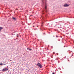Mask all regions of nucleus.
I'll list each match as a JSON object with an SVG mask.
<instances>
[{
    "instance_id": "7ed1b4c3",
    "label": "nucleus",
    "mask_w": 74,
    "mask_h": 74,
    "mask_svg": "<svg viewBox=\"0 0 74 74\" xmlns=\"http://www.w3.org/2000/svg\"><path fill=\"white\" fill-rule=\"evenodd\" d=\"M70 5H69L67 4H64L63 6L64 7H69Z\"/></svg>"
},
{
    "instance_id": "423d86ee",
    "label": "nucleus",
    "mask_w": 74,
    "mask_h": 74,
    "mask_svg": "<svg viewBox=\"0 0 74 74\" xmlns=\"http://www.w3.org/2000/svg\"><path fill=\"white\" fill-rule=\"evenodd\" d=\"M12 18L13 19V20H16V18H14V17H12Z\"/></svg>"
},
{
    "instance_id": "1a4fd4ad",
    "label": "nucleus",
    "mask_w": 74,
    "mask_h": 74,
    "mask_svg": "<svg viewBox=\"0 0 74 74\" xmlns=\"http://www.w3.org/2000/svg\"><path fill=\"white\" fill-rule=\"evenodd\" d=\"M29 50H30V51H31V50H32V49H29Z\"/></svg>"
},
{
    "instance_id": "39448f33",
    "label": "nucleus",
    "mask_w": 74,
    "mask_h": 74,
    "mask_svg": "<svg viewBox=\"0 0 74 74\" xmlns=\"http://www.w3.org/2000/svg\"><path fill=\"white\" fill-rule=\"evenodd\" d=\"M3 29V27H0V31Z\"/></svg>"
},
{
    "instance_id": "f8f14e48",
    "label": "nucleus",
    "mask_w": 74,
    "mask_h": 74,
    "mask_svg": "<svg viewBox=\"0 0 74 74\" xmlns=\"http://www.w3.org/2000/svg\"><path fill=\"white\" fill-rule=\"evenodd\" d=\"M37 27H38V26H37Z\"/></svg>"
},
{
    "instance_id": "f03ea898",
    "label": "nucleus",
    "mask_w": 74,
    "mask_h": 74,
    "mask_svg": "<svg viewBox=\"0 0 74 74\" xmlns=\"http://www.w3.org/2000/svg\"><path fill=\"white\" fill-rule=\"evenodd\" d=\"M8 68H4L3 70L2 71H7V70H8Z\"/></svg>"
},
{
    "instance_id": "9d476101",
    "label": "nucleus",
    "mask_w": 74,
    "mask_h": 74,
    "mask_svg": "<svg viewBox=\"0 0 74 74\" xmlns=\"http://www.w3.org/2000/svg\"><path fill=\"white\" fill-rule=\"evenodd\" d=\"M27 49L28 50V49H29V48H27Z\"/></svg>"
},
{
    "instance_id": "0eeeda50",
    "label": "nucleus",
    "mask_w": 74,
    "mask_h": 74,
    "mask_svg": "<svg viewBox=\"0 0 74 74\" xmlns=\"http://www.w3.org/2000/svg\"><path fill=\"white\" fill-rule=\"evenodd\" d=\"M45 9H46L47 8V6H45Z\"/></svg>"
},
{
    "instance_id": "9b49d317",
    "label": "nucleus",
    "mask_w": 74,
    "mask_h": 74,
    "mask_svg": "<svg viewBox=\"0 0 74 74\" xmlns=\"http://www.w3.org/2000/svg\"><path fill=\"white\" fill-rule=\"evenodd\" d=\"M52 74H54V72H53Z\"/></svg>"
},
{
    "instance_id": "20e7f679",
    "label": "nucleus",
    "mask_w": 74,
    "mask_h": 74,
    "mask_svg": "<svg viewBox=\"0 0 74 74\" xmlns=\"http://www.w3.org/2000/svg\"><path fill=\"white\" fill-rule=\"evenodd\" d=\"M4 65H6V64L4 63H0V66H4Z\"/></svg>"
},
{
    "instance_id": "6e6552de",
    "label": "nucleus",
    "mask_w": 74,
    "mask_h": 74,
    "mask_svg": "<svg viewBox=\"0 0 74 74\" xmlns=\"http://www.w3.org/2000/svg\"><path fill=\"white\" fill-rule=\"evenodd\" d=\"M17 37H18V36H19V35L17 34Z\"/></svg>"
},
{
    "instance_id": "f257e3e1",
    "label": "nucleus",
    "mask_w": 74,
    "mask_h": 74,
    "mask_svg": "<svg viewBox=\"0 0 74 74\" xmlns=\"http://www.w3.org/2000/svg\"><path fill=\"white\" fill-rule=\"evenodd\" d=\"M36 65H38V66H39L40 68H42V65H41V64L40 63H38Z\"/></svg>"
}]
</instances>
